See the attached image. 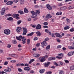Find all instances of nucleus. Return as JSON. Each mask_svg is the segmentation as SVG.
I'll return each mask as SVG.
<instances>
[{"instance_id": "1", "label": "nucleus", "mask_w": 74, "mask_h": 74, "mask_svg": "<svg viewBox=\"0 0 74 74\" xmlns=\"http://www.w3.org/2000/svg\"><path fill=\"white\" fill-rule=\"evenodd\" d=\"M16 37L17 40H18L19 41H21V40H22V41L23 42L22 43L23 44H25V43L26 42L25 41L26 40V39L25 38L24 36L22 37V36L20 35L19 36V37L16 36ZM21 39H22V40H21Z\"/></svg>"}, {"instance_id": "2", "label": "nucleus", "mask_w": 74, "mask_h": 74, "mask_svg": "<svg viewBox=\"0 0 74 74\" xmlns=\"http://www.w3.org/2000/svg\"><path fill=\"white\" fill-rule=\"evenodd\" d=\"M49 40V38H47L45 39L44 40L41 42V44L42 45H43V46H46V45H47V43L46 42V41H48Z\"/></svg>"}, {"instance_id": "3", "label": "nucleus", "mask_w": 74, "mask_h": 74, "mask_svg": "<svg viewBox=\"0 0 74 74\" xmlns=\"http://www.w3.org/2000/svg\"><path fill=\"white\" fill-rule=\"evenodd\" d=\"M31 13L32 14V16H31V18H35L37 16V14H36V13L34 11H31Z\"/></svg>"}, {"instance_id": "4", "label": "nucleus", "mask_w": 74, "mask_h": 74, "mask_svg": "<svg viewBox=\"0 0 74 74\" xmlns=\"http://www.w3.org/2000/svg\"><path fill=\"white\" fill-rule=\"evenodd\" d=\"M45 32L47 33H48L49 34V35L50 36H51L52 37H55V34H51V32L49 31V30L47 29H46L45 30Z\"/></svg>"}, {"instance_id": "5", "label": "nucleus", "mask_w": 74, "mask_h": 74, "mask_svg": "<svg viewBox=\"0 0 74 74\" xmlns=\"http://www.w3.org/2000/svg\"><path fill=\"white\" fill-rule=\"evenodd\" d=\"M22 29L23 30V33L22 35L23 36H25L27 32V28L25 27H23Z\"/></svg>"}, {"instance_id": "6", "label": "nucleus", "mask_w": 74, "mask_h": 74, "mask_svg": "<svg viewBox=\"0 0 74 74\" xmlns=\"http://www.w3.org/2000/svg\"><path fill=\"white\" fill-rule=\"evenodd\" d=\"M4 33L5 34L8 35V34H10L11 31H10V30L8 29H5L4 31Z\"/></svg>"}, {"instance_id": "7", "label": "nucleus", "mask_w": 74, "mask_h": 74, "mask_svg": "<svg viewBox=\"0 0 74 74\" xmlns=\"http://www.w3.org/2000/svg\"><path fill=\"white\" fill-rule=\"evenodd\" d=\"M52 17V16L51 15V14H48L46 16V18H45V21H47L48 19H49L50 18H51Z\"/></svg>"}, {"instance_id": "8", "label": "nucleus", "mask_w": 74, "mask_h": 74, "mask_svg": "<svg viewBox=\"0 0 74 74\" xmlns=\"http://www.w3.org/2000/svg\"><path fill=\"white\" fill-rule=\"evenodd\" d=\"M50 63V62H45L43 64L44 66L45 67H48V66H49Z\"/></svg>"}, {"instance_id": "9", "label": "nucleus", "mask_w": 74, "mask_h": 74, "mask_svg": "<svg viewBox=\"0 0 74 74\" xmlns=\"http://www.w3.org/2000/svg\"><path fill=\"white\" fill-rule=\"evenodd\" d=\"M5 12V8H2L1 11V15H4Z\"/></svg>"}, {"instance_id": "10", "label": "nucleus", "mask_w": 74, "mask_h": 74, "mask_svg": "<svg viewBox=\"0 0 74 74\" xmlns=\"http://www.w3.org/2000/svg\"><path fill=\"white\" fill-rule=\"evenodd\" d=\"M55 34L56 36L57 37H59V38H62V36L59 33H55Z\"/></svg>"}, {"instance_id": "11", "label": "nucleus", "mask_w": 74, "mask_h": 74, "mask_svg": "<svg viewBox=\"0 0 74 74\" xmlns=\"http://www.w3.org/2000/svg\"><path fill=\"white\" fill-rule=\"evenodd\" d=\"M74 51H72L69 52L67 54V55L68 56H72V55L74 54Z\"/></svg>"}, {"instance_id": "12", "label": "nucleus", "mask_w": 74, "mask_h": 74, "mask_svg": "<svg viewBox=\"0 0 74 74\" xmlns=\"http://www.w3.org/2000/svg\"><path fill=\"white\" fill-rule=\"evenodd\" d=\"M41 29V26L40 24H38L36 27V29L37 30H40Z\"/></svg>"}, {"instance_id": "13", "label": "nucleus", "mask_w": 74, "mask_h": 74, "mask_svg": "<svg viewBox=\"0 0 74 74\" xmlns=\"http://www.w3.org/2000/svg\"><path fill=\"white\" fill-rule=\"evenodd\" d=\"M21 30H22V28H21V27H18L17 28L16 30L17 33H20V32Z\"/></svg>"}, {"instance_id": "14", "label": "nucleus", "mask_w": 74, "mask_h": 74, "mask_svg": "<svg viewBox=\"0 0 74 74\" xmlns=\"http://www.w3.org/2000/svg\"><path fill=\"white\" fill-rule=\"evenodd\" d=\"M24 70L25 71H30V68L29 67H25L24 68Z\"/></svg>"}, {"instance_id": "15", "label": "nucleus", "mask_w": 74, "mask_h": 74, "mask_svg": "<svg viewBox=\"0 0 74 74\" xmlns=\"http://www.w3.org/2000/svg\"><path fill=\"white\" fill-rule=\"evenodd\" d=\"M56 59V58L55 57H49L48 59V60H53Z\"/></svg>"}, {"instance_id": "16", "label": "nucleus", "mask_w": 74, "mask_h": 74, "mask_svg": "<svg viewBox=\"0 0 74 74\" xmlns=\"http://www.w3.org/2000/svg\"><path fill=\"white\" fill-rule=\"evenodd\" d=\"M74 6H71L68 8V9L69 10H72L73 9H74Z\"/></svg>"}, {"instance_id": "17", "label": "nucleus", "mask_w": 74, "mask_h": 74, "mask_svg": "<svg viewBox=\"0 0 74 74\" xmlns=\"http://www.w3.org/2000/svg\"><path fill=\"white\" fill-rule=\"evenodd\" d=\"M36 34H37V37H38L39 36H40L41 35V34L40 33V31L37 32L36 33Z\"/></svg>"}, {"instance_id": "18", "label": "nucleus", "mask_w": 74, "mask_h": 74, "mask_svg": "<svg viewBox=\"0 0 74 74\" xmlns=\"http://www.w3.org/2000/svg\"><path fill=\"white\" fill-rule=\"evenodd\" d=\"M40 56V55L39 54H34L33 57L34 58H38Z\"/></svg>"}, {"instance_id": "19", "label": "nucleus", "mask_w": 74, "mask_h": 74, "mask_svg": "<svg viewBox=\"0 0 74 74\" xmlns=\"http://www.w3.org/2000/svg\"><path fill=\"white\" fill-rule=\"evenodd\" d=\"M13 3L11 1H9L6 3L7 5H12Z\"/></svg>"}, {"instance_id": "20", "label": "nucleus", "mask_w": 74, "mask_h": 74, "mask_svg": "<svg viewBox=\"0 0 74 74\" xmlns=\"http://www.w3.org/2000/svg\"><path fill=\"white\" fill-rule=\"evenodd\" d=\"M24 12L25 13L27 14V13H28V12H29V11L26 8H25L24 9Z\"/></svg>"}, {"instance_id": "21", "label": "nucleus", "mask_w": 74, "mask_h": 74, "mask_svg": "<svg viewBox=\"0 0 74 74\" xmlns=\"http://www.w3.org/2000/svg\"><path fill=\"white\" fill-rule=\"evenodd\" d=\"M67 9V7L64 6L61 8V10H66Z\"/></svg>"}, {"instance_id": "22", "label": "nucleus", "mask_w": 74, "mask_h": 74, "mask_svg": "<svg viewBox=\"0 0 74 74\" xmlns=\"http://www.w3.org/2000/svg\"><path fill=\"white\" fill-rule=\"evenodd\" d=\"M34 34V32H32L31 33L28 34L27 35V36H32L33 34Z\"/></svg>"}, {"instance_id": "23", "label": "nucleus", "mask_w": 74, "mask_h": 74, "mask_svg": "<svg viewBox=\"0 0 74 74\" xmlns=\"http://www.w3.org/2000/svg\"><path fill=\"white\" fill-rule=\"evenodd\" d=\"M7 20L8 21H13V18L11 17H10L8 18L7 19Z\"/></svg>"}, {"instance_id": "24", "label": "nucleus", "mask_w": 74, "mask_h": 74, "mask_svg": "<svg viewBox=\"0 0 74 74\" xmlns=\"http://www.w3.org/2000/svg\"><path fill=\"white\" fill-rule=\"evenodd\" d=\"M62 14V12H59L56 13V15H61Z\"/></svg>"}, {"instance_id": "25", "label": "nucleus", "mask_w": 74, "mask_h": 74, "mask_svg": "<svg viewBox=\"0 0 74 74\" xmlns=\"http://www.w3.org/2000/svg\"><path fill=\"white\" fill-rule=\"evenodd\" d=\"M18 13H19L20 15H22L23 14V12L22 11V10H19L18 12Z\"/></svg>"}, {"instance_id": "26", "label": "nucleus", "mask_w": 74, "mask_h": 74, "mask_svg": "<svg viewBox=\"0 0 74 74\" xmlns=\"http://www.w3.org/2000/svg\"><path fill=\"white\" fill-rule=\"evenodd\" d=\"M20 3L21 4H23L25 3V1L24 0H20Z\"/></svg>"}, {"instance_id": "27", "label": "nucleus", "mask_w": 74, "mask_h": 74, "mask_svg": "<svg viewBox=\"0 0 74 74\" xmlns=\"http://www.w3.org/2000/svg\"><path fill=\"white\" fill-rule=\"evenodd\" d=\"M45 60V59L42 57V58L40 60V61L41 62H44Z\"/></svg>"}, {"instance_id": "28", "label": "nucleus", "mask_w": 74, "mask_h": 74, "mask_svg": "<svg viewBox=\"0 0 74 74\" xmlns=\"http://www.w3.org/2000/svg\"><path fill=\"white\" fill-rule=\"evenodd\" d=\"M45 71V69H42L39 72L40 73H41V74H42Z\"/></svg>"}, {"instance_id": "29", "label": "nucleus", "mask_w": 74, "mask_h": 74, "mask_svg": "<svg viewBox=\"0 0 74 74\" xmlns=\"http://www.w3.org/2000/svg\"><path fill=\"white\" fill-rule=\"evenodd\" d=\"M69 29H70V27L68 26H66L64 28V30H67Z\"/></svg>"}, {"instance_id": "30", "label": "nucleus", "mask_w": 74, "mask_h": 74, "mask_svg": "<svg viewBox=\"0 0 74 74\" xmlns=\"http://www.w3.org/2000/svg\"><path fill=\"white\" fill-rule=\"evenodd\" d=\"M70 69L72 71V70H74V66H71L70 67Z\"/></svg>"}, {"instance_id": "31", "label": "nucleus", "mask_w": 74, "mask_h": 74, "mask_svg": "<svg viewBox=\"0 0 74 74\" xmlns=\"http://www.w3.org/2000/svg\"><path fill=\"white\" fill-rule=\"evenodd\" d=\"M36 13L37 14V15L38 14H40V11L38 10H36Z\"/></svg>"}, {"instance_id": "32", "label": "nucleus", "mask_w": 74, "mask_h": 74, "mask_svg": "<svg viewBox=\"0 0 74 74\" xmlns=\"http://www.w3.org/2000/svg\"><path fill=\"white\" fill-rule=\"evenodd\" d=\"M34 59H32L29 62V64H31L33 62H34Z\"/></svg>"}, {"instance_id": "33", "label": "nucleus", "mask_w": 74, "mask_h": 74, "mask_svg": "<svg viewBox=\"0 0 74 74\" xmlns=\"http://www.w3.org/2000/svg\"><path fill=\"white\" fill-rule=\"evenodd\" d=\"M7 68L8 69L7 70L8 72H10V71H11V68H9V67H7Z\"/></svg>"}, {"instance_id": "34", "label": "nucleus", "mask_w": 74, "mask_h": 74, "mask_svg": "<svg viewBox=\"0 0 74 74\" xmlns=\"http://www.w3.org/2000/svg\"><path fill=\"white\" fill-rule=\"evenodd\" d=\"M21 22H22L21 20L18 21L17 22V25H20V24L21 23Z\"/></svg>"}, {"instance_id": "35", "label": "nucleus", "mask_w": 74, "mask_h": 74, "mask_svg": "<svg viewBox=\"0 0 74 74\" xmlns=\"http://www.w3.org/2000/svg\"><path fill=\"white\" fill-rule=\"evenodd\" d=\"M69 48L70 49H74V47L73 46H69Z\"/></svg>"}, {"instance_id": "36", "label": "nucleus", "mask_w": 74, "mask_h": 74, "mask_svg": "<svg viewBox=\"0 0 74 74\" xmlns=\"http://www.w3.org/2000/svg\"><path fill=\"white\" fill-rule=\"evenodd\" d=\"M30 39H27V44H28V45H29L30 44Z\"/></svg>"}, {"instance_id": "37", "label": "nucleus", "mask_w": 74, "mask_h": 74, "mask_svg": "<svg viewBox=\"0 0 74 74\" xmlns=\"http://www.w3.org/2000/svg\"><path fill=\"white\" fill-rule=\"evenodd\" d=\"M50 45H48V46H47L46 47V49L47 50V49H50Z\"/></svg>"}, {"instance_id": "38", "label": "nucleus", "mask_w": 74, "mask_h": 74, "mask_svg": "<svg viewBox=\"0 0 74 74\" xmlns=\"http://www.w3.org/2000/svg\"><path fill=\"white\" fill-rule=\"evenodd\" d=\"M64 71H60L59 73V74H64Z\"/></svg>"}, {"instance_id": "39", "label": "nucleus", "mask_w": 74, "mask_h": 74, "mask_svg": "<svg viewBox=\"0 0 74 74\" xmlns=\"http://www.w3.org/2000/svg\"><path fill=\"white\" fill-rule=\"evenodd\" d=\"M46 74H52V71H48L46 72Z\"/></svg>"}, {"instance_id": "40", "label": "nucleus", "mask_w": 74, "mask_h": 74, "mask_svg": "<svg viewBox=\"0 0 74 74\" xmlns=\"http://www.w3.org/2000/svg\"><path fill=\"white\" fill-rule=\"evenodd\" d=\"M58 56H62V57H63V54L62 53L58 54Z\"/></svg>"}, {"instance_id": "41", "label": "nucleus", "mask_w": 74, "mask_h": 74, "mask_svg": "<svg viewBox=\"0 0 74 74\" xmlns=\"http://www.w3.org/2000/svg\"><path fill=\"white\" fill-rule=\"evenodd\" d=\"M62 47V45H59L57 46V49H59V48H61Z\"/></svg>"}, {"instance_id": "42", "label": "nucleus", "mask_w": 74, "mask_h": 74, "mask_svg": "<svg viewBox=\"0 0 74 74\" xmlns=\"http://www.w3.org/2000/svg\"><path fill=\"white\" fill-rule=\"evenodd\" d=\"M12 42L14 44H16L17 43V42H16V40H13Z\"/></svg>"}, {"instance_id": "43", "label": "nucleus", "mask_w": 74, "mask_h": 74, "mask_svg": "<svg viewBox=\"0 0 74 74\" xmlns=\"http://www.w3.org/2000/svg\"><path fill=\"white\" fill-rule=\"evenodd\" d=\"M44 25H48V23L47 22H45L43 23Z\"/></svg>"}, {"instance_id": "44", "label": "nucleus", "mask_w": 74, "mask_h": 74, "mask_svg": "<svg viewBox=\"0 0 74 74\" xmlns=\"http://www.w3.org/2000/svg\"><path fill=\"white\" fill-rule=\"evenodd\" d=\"M48 55H46L44 56L43 58L45 59L48 58Z\"/></svg>"}, {"instance_id": "45", "label": "nucleus", "mask_w": 74, "mask_h": 74, "mask_svg": "<svg viewBox=\"0 0 74 74\" xmlns=\"http://www.w3.org/2000/svg\"><path fill=\"white\" fill-rule=\"evenodd\" d=\"M64 61L66 63H69V61L67 60H64Z\"/></svg>"}, {"instance_id": "46", "label": "nucleus", "mask_w": 74, "mask_h": 74, "mask_svg": "<svg viewBox=\"0 0 74 74\" xmlns=\"http://www.w3.org/2000/svg\"><path fill=\"white\" fill-rule=\"evenodd\" d=\"M70 32H72L74 31V28H71L70 30Z\"/></svg>"}, {"instance_id": "47", "label": "nucleus", "mask_w": 74, "mask_h": 74, "mask_svg": "<svg viewBox=\"0 0 74 74\" xmlns=\"http://www.w3.org/2000/svg\"><path fill=\"white\" fill-rule=\"evenodd\" d=\"M18 71L20 72H21L22 71V69H21L19 68H18Z\"/></svg>"}, {"instance_id": "48", "label": "nucleus", "mask_w": 74, "mask_h": 74, "mask_svg": "<svg viewBox=\"0 0 74 74\" xmlns=\"http://www.w3.org/2000/svg\"><path fill=\"white\" fill-rule=\"evenodd\" d=\"M30 73L31 74H33V73H34V71L33 70H32L30 71Z\"/></svg>"}, {"instance_id": "49", "label": "nucleus", "mask_w": 74, "mask_h": 74, "mask_svg": "<svg viewBox=\"0 0 74 74\" xmlns=\"http://www.w3.org/2000/svg\"><path fill=\"white\" fill-rule=\"evenodd\" d=\"M13 2L14 3H18V0H13Z\"/></svg>"}, {"instance_id": "50", "label": "nucleus", "mask_w": 74, "mask_h": 74, "mask_svg": "<svg viewBox=\"0 0 74 74\" xmlns=\"http://www.w3.org/2000/svg\"><path fill=\"white\" fill-rule=\"evenodd\" d=\"M10 56H11L12 57H13L14 58L15 54H10Z\"/></svg>"}, {"instance_id": "51", "label": "nucleus", "mask_w": 74, "mask_h": 74, "mask_svg": "<svg viewBox=\"0 0 74 74\" xmlns=\"http://www.w3.org/2000/svg\"><path fill=\"white\" fill-rule=\"evenodd\" d=\"M43 27L44 28H48V26L47 25H45L43 26Z\"/></svg>"}, {"instance_id": "52", "label": "nucleus", "mask_w": 74, "mask_h": 74, "mask_svg": "<svg viewBox=\"0 0 74 74\" xmlns=\"http://www.w3.org/2000/svg\"><path fill=\"white\" fill-rule=\"evenodd\" d=\"M12 16L13 18H15V14H13Z\"/></svg>"}, {"instance_id": "53", "label": "nucleus", "mask_w": 74, "mask_h": 74, "mask_svg": "<svg viewBox=\"0 0 74 74\" xmlns=\"http://www.w3.org/2000/svg\"><path fill=\"white\" fill-rule=\"evenodd\" d=\"M38 39V38L37 37H35L34 38V41H36V40H37Z\"/></svg>"}, {"instance_id": "54", "label": "nucleus", "mask_w": 74, "mask_h": 74, "mask_svg": "<svg viewBox=\"0 0 74 74\" xmlns=\"http://www.w3.org/2000/svg\"><path fill=\"white\" fill-rule=\"evenodd\" d=\"M15 18H16V17H18V16H19V14H15Z\"/></svg>"}, {"instance_id": "55", "label": "nucleus", "mask_w": 74, "mask_h": 74, "mask_svg": "<svg viewBox=\"0 0 74 74\" xmlns=\"http://www.w3.org/2000/svg\"><path fill=\"white\" fill-rule=\"evenodd\" d=\"M4 65H7L8 64V62L5 61V63H4Z\"/></svg>"}, {"instance_id": "56", "label": "nucleus", "mask_w": 74, "mask_h": 74, "mask_svg": "<svg viewBox=\"0 0 74 74\" xmlns=\"http://www.w3.org/2000/svg\"><path fill=\"white\" fill-rule=\"evenodd\" d=\"M46 6L47 8H49V7H51V5L49 4H47L46 5Z\"/></svg>"}, {"instance_id": "57", "label": "nucleus", "mask_w": 74, "mask_h": 74, "mask_svg": "<svg viewBox=\"0 0 74 74\" xmlns=\"http://www.w3.org/2000/svg\"><path fill=\"white\" fill-rule=\"evenodd\" d=\"M56 58H58V59H62V57L57 56Z\"/></svg>"}, {"instance_id": "58", "label": "nucleus", "mask_w": 74, "mask_h": 74, "mask_svg": "<svg viewBox=\"0 0 74 74\" xmlns=\"http://www.w3.org/2000/svg\"><path fill=\"white\" fill-rule=\"evenodd\" d=\"M10 62H11L12 63H15L16 62V60H12V61H10Z\"/></svg>"}, {"instance_id": "59", "label": "nucleus", "mask_w": 74, "mask_h": 74, "mask_svg": "<svg viewBox=\"0 0 74 74\" xmlns=\"http://www.w3.org/2000/svg\"><path fill=\"white\" fill-rule=\"evenodd\" d=\"M57 42H60V40L59 39H57Z\"/></svg>"}, {"instance_id": "60", "label": "nucleus", "mask_w": 74, "mask_h": 74, "mask_svg": "<svg viewBox=\"0 0 74 74\" xmlns=\"http://www.w3.org/2000/svg\"><path fill=\"white\" fill-rule=\"evenodd\" d=\"M54 64L56 66H59L58 64V63H57L56 62H54Z\"/></svg>"}, {"instance_id": "61", "label": "nucleus", "mask_w": 74, "mask_h": 74, "mask_svg": "<svg viewBox=\"0 0 74 74\" xmlns=\"http://www.w3.org/2000/svg\"><path fill=\"white\" fill-rule=\"evenodd\" d=\"M47 8L49 10H52V7L50 6L49 8Z\"/></svg>"}, {"instance_id": "62", "label": "nucleus", "mask_w": 74, "mask_h": 74, "mask_svg": "<svg viewBox=\"0 0 74 74\" xmlns=\"http://www.w3.org/2000/svg\"><path fill=\"white\" fill-rule=\"evenodd\" d=\"M8 45L7 46L8 48H11V46L10 45H9V44H8Z\"/></svg>"}, {"instance_id": "63", "label": "nucleus", "mask_w": 74, "mask_h": 74, "mask_svg": "<svg viewBox=\"0 0 74 74\" xmlns=\"http://www.w3.org/2000/svg\"><path fill=\"white\" fill-rule=\"evenodd\" d=\"M35 8H38V7H39V6H38V5H36L35 6H34Z\"/></svg>"}, {"instance_id": "64", "label": "nucleus", "mask_w": 74, "mask_h": 74, "mask_svg": "<svg viewBox=\"0 0 74 74\" xmlns=\"http://www.w3.org/2000/svg\"><path fill=\"white\" fill-rule=\"evenodd\" d=\"M20 66H25V64H24L23 63H22L21 64H20Z\"/></svg>"}]
</instances>
